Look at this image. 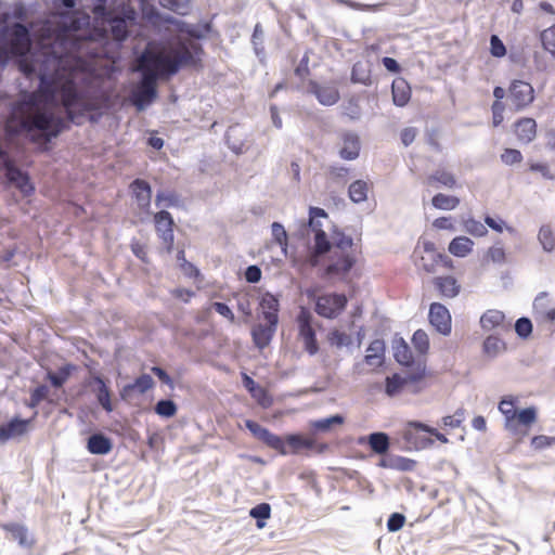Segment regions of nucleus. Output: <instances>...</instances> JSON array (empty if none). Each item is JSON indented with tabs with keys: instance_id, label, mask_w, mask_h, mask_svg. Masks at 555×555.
I'll return each mask as SVG.
<instances>
[{
	"instance_id": "nucleus-14",
	"label": "nucleus",
	"mask_w": 555,
	"mask_h": 555,
	"mask_svg": "<svg viewBox=\"0 0 555 555\" xmlns=\"http://www.w3.org/2000/svg\"><path fill=\"white\" fill-rule=\"evenodd\" d=\"M8 35L11 53L24 56L31 43L28 28L21 23H15L10 27Z\"/></svg>"
},
{
	"instance_id": "nucleus-1",
	"label": "nucleus",
	"mask_w": 555,
	"mask_h": 555,
	"mask_svg": "<svg viewBox=\"0 0 555 555\" xmlns=\"http://www.w3.org/2000/svg\"><path fill=\"white\" fill-rule=\"evenodd\" d=\"M90 40L73 38L69 30L59 35L51 47L29 61H20V69L26 77L36 75L39 90L28 94L14 108L21 132L40 130L46 141L56 138L76 122L78 116L96 108L86 92L77 89V80L90 68L86 56L95 57L88 46Z\"/></svg>"
},
{
	"instance_id": "nucleus-13",
	"label": "nucleus",
	"mask_w": 555,
	"mask_h": 555,
	"mask_svg": "<svg viewBox=\"0 0 555 555\" xmlns=\"http://www.w3.org/2000/svg\"><path fill=\"white\" fill-rule=\"evenodd\" d=\"M338 156L343 160H354L360 156L361 141L359 135L352 131H343L338 134L336 143Z\"/></svg>"
},
{
	"instance_id": "nucleus-38",
	"label": "nucleus",
	"mask_w": 555,
	"mask_h": 555,
	"mask_svg": "<svg viewBox=\"0 0 555 555\" xmlns=\"http://www.w3.org/2000/svg\"><path fill=\"white\" fill-rule=\"evenodd\" d=\"M332 250H337V253H354V243L351 236L346 235L343 232L335 231L332 235Z\"/></svg>"
},
{
	"instance_id": "nucleus-59",
	"label": "nucleus",
	"mask_w": 555,
	"mask_h": 555,
	"mask_svg": "<svg viewBox=\"0 0 555 555\" xmlns=\"http://www.w3.org/2000/svg\"><path fill=\"white\" fill-rule=\"evenodd\" d=\"M244 385L245 387L250 391L253 392V396L255 398H257V401L262 405V406H268L270 404V400H266L267 399V393L263 389L259 388L258 389V393L257 392H254L255 390V382L251 377L245 375L244 376Z\"/></svg>"
},
{
	"instance_id": "nucleus-24",
	"label": "nucleus",
	"mask_w": 555,
	"mask_h": 555,
	"mask_svg": "<svg viewBox=\"0 0 555 555\" xmlns=\"http://www.w3.org/2000/svg\"><path fill=\"white\" fill-rule=\"evenodd\" d=\"M154 380L149 374H142L132 384L125 385L120 390L122 400H130L134 392L145 393L153 388Z\"/></svg>"
},
{
	"instance_id": "nucleus-10",
	"label": "nucleus",
	"mask_w": 555,
	"mask_h": 555,
	"mask_svg": "<svg viewBox=\"0 0 555 555\" xmlns=\"http://www.w3.org/2000/svg\"><path fill=\"white\" fill-rule=\"evenodd\" d=\"M153 221L159 240L164 244L166 251L170 254L173 249V229L176 225L172 216L167 210H160L154 214Z\"/></svg>"
},
{
	"instance_id": "nucleus-45",
	"label": "nucleus",
	"mask_w": 555,
	"mask_h": 555,
	"mask_svg": "<svg viewBox=\"0 0 555 555\" xmlns=\"http://www.w3.org/2000/svg\"><path fill=\"white\" fill-rule=\"evenodd\" d=\"M88 451H109L111 441L102 434H94L88 440Z\"/></svg>"
},
{
	"instance_id": "nucleus-3",
	"label": "nucleus",
	"mask_w": 555,
	"mask_h": 555,
	"mask_svg": "<svg viewBox=\"0 0 555 555\" xmlns=\"http://www.w3.org/2000/svg\"><path fill=\"white\" fill-rule=\"evenodd\" d=\"M96 17H101L109 26L114 40L124 41L129 35V28L137 22L138 13L129 2H122L117 8L106 9L105 2L93 8Z\"/></svg>"
},
{
	"instance_id": "nucleus-23",
	"label": "nucleus",
	"mask_w": 555,
	"mask_h": 555,
	"mask_svg": "<svg viewBox=\"0 0 555 555\" xmlns=\"http://www.w3.org/2000/svg\"><path fill=\"white\" fill-rule=\"evenodd\" d=\"M514 132L518 141L528 144L537 137V122L533 118L521 117L514 124Z\"/></svg>"
},
{
	"instance_id": "nucleus-6",
	"label": "nucleus",
	"mask_w": 555,
	"mask_h": 555,
	"mask_svg": "<svg viewBox=\"0 0 555 555\" xmlns=\"http://www.w3.org/2000/svg\"><path fill=\"white\" fill-rule=\"evenodd\" d=\"M356 262V253L331 250L324 274L330 279L343 280L348 275Z\"/></svg>"
},
{
	"instance_id": "nucleus-8",
	"label": "nucleus",
	"mask_w": 555,
	"mask_h": 555,
	"mask_svg": "<svg viewBox=\"0 0 555 555\" xmlns=\"http://www.w3.org/2000/svg\"><path fill=\"white\" fill-rule=\"evenodd\" d=\"M347 302L344 294H323L317 298L315 312L323 318L334 319L345 310Z\"/></svg>"
},
{
	"instance_id": "nucleus-63",
	"label": "nucleus",
	"mask_w": 555,
	"mask_h": 555,
	"mask_svg": "<svg viewBox=\"0 0 555 555\" xmlns=\"http://www.w3.org/2000/svg\"><path fill=\"white\" fill-rule=\"evenodd\" d=\"M501 160L505 165L519 164L522 160V155L520 151L516 149H505L504 152L501 154Z\"/></svg>"
},
{
	"instance_id": "nucleus-21",
	"label": "nucleus",
	"mask_w": 555,
	"mask_h": 555,
	"mask_svg": "<svg viewBox=\"0 0 555 555\" xmlns=\"http://www.w3.org/2000/svg\"><path fill=\"white\" fill-rule=\"evenodd\" d=\"M30 420L12 418L9 423L0 426V442L8 441L23 436L27 433Z\"/></svg>"
},
{
	"instance_id": "nucleus-19",
	"label": "nucleus",
	"mask_w": 555,
	"mask_h": 555,
	"mask_svg": "<svg viewBox=\"0 0 555 555\" xmlns=\"http://www.w3.org/2000/svg\"><path fill=\"white\" fill-rule=\"evenodd\" d=\"M5 177L8 180L13 183L24 195H30L34 193L35 188L31 184L27 173L13 166L9 160L5 162Z\"/></svg>"
},
{
	"instance_id": "nucleus-36",
	"label": "nucleus",
	"mask_w": 555,
	"mask_h": 555,
	"mask_svg": "<svg viewBox=\"0 0 555 555\" xmlns=\"http://www.w3.org/2000/svg\"><path fill=\"white\" fill-rule=\"evenodd\" d=\"M505 315L499 310H488L480 318V325L486 331L504 325Z\"/></svg>"
},
{
	"instance_id": "nucleus-51",
	"label": "nucleus",
	"mask_w": 555,
	"mask_h": 555,
	"mask_svg": "<svg viewBox=\"0 0 555 555\" xmlns=\"http://www.w3.org/2000/svg\"><path fill=\"white\" fill-rule=\"evenodd\" d=\"M505 349V344L502 339L495 336H489L483 341V350L487 354L494 357Z\"/></svg>"
},
{
	"instance_id": "nucleus-27",
	"label": "nucleus",
	"mask_w": 555,
	"mask_h": 555,
	"mask_svg": "<svg viewBox=\"0 0 555 555\" xmlns=\"http://www.w3.org/2000/svg\"><path fill=\"white\" fill-rule=\"evenodd\" d=\"M276 326L278 325H272L271 323L257 324L256 326H254L251 331L254 344L259 349H263L264 347H267L270 344L276 331Z\"/></svg>"
},
{
	"instance_id": "nucleus-31",
	"label": "nucleus",
	"mask_w": 555,
	"mask_h": 555,
	"mask_svg": "<svg viewBox=\"0 0 555 555\" xmlns=\"http://www.w3.org/2000/svg\"><path fill=\"white\" fill-rule=\"evenodd\" d=\"M331 250L332 247L327 240L326 233L323 231V229L318 228V233L314 235V251L310 257V264L315 267L318 264V257L325 253H331Z\"/></svg>"
},
{
	"instance_id": "nucleus-2",
	"label": "nucleus",
	"mask_w": 555,
	"mask_h": 555,
	"mask_svg": "<svg viewBox=\"0 0 555 555\" xmlns=\"http://www.w3.org/2000/svg\"><path fill=\"white\" fill-rule=\"evenodd\" d=\"M203 54L202 44L193 40H179L168 50H156L149 44L137 59V69L157 81L176 75L184 67L202 69Z\"/></svg>"
},
{
	"instance_id": "nucleus-28",
	"label": "nucleus",
	"mask_w": 555,
	"mask_h": 555,
	"mask_svg": "<svg viewBox=\"0 0 555 555\" xmlns=\"http://www.w3.org/2000/svg\"><path fill=\"white\" fill-rule=\"evenodd\" d=\"M385 344L383 340H373L367 349L364 357V362L371 367L380 366L384 362Z\"/></svg>"
},
{
	"instance_id": "nucleus-61",
	"label": "nucleus",
	"mask_w": 555,
	"mask_h": 555,
	"mask_svg": "<svg viewBox=\"0 0 555 555\" xmlns=\"http://www.w3.org/2000/svg\"><path fill=\"white\" fill-rule=\"evenodd\" d=\"M272 237L276 244H279L283 249L287 246V233L284 227L279 222H273L271 225Z\"/></svg>"
},
{
	"instance_id": "nucleus-34",
	"label": "nucleus",
	"mask_w": 555,
	"mask_h": 555,
	"mask_svg": "<svg viewBox=\"0 0 555 555\" xmlns=\"http://www.w3.org/2000/svg\"><path fill=\"white\" fill-rule=\"evenodd\" d=\"M425 183L428 186L443 185L446 188L453 189L456 185V179L453 173L447 170H436L427 177Z\"/></svg>"
},
{
	"instance_id": "nucleus-46",
	"label": "nucleus",
	"mask_w": 555,
	"mask_h": 555,
	"mask_svg": "<svg viewBox=\"0 0 555 555\" xmlns=\"http://www.w3.org/2000/svg\"><path fill=\"white\" fill-rule=\"evenodd\" d=\"M155 204L157 207H173L179 206L180 198L176 192H158L155 197Z\"/></svg>"
},
{
	"instance_id": "nucleus-9",
	"label": "nucleus",
	"mask_w": 555,
	"mask_h": 555,
	"mask_svg": "<svg viewBox=\"0 0 555 555\" xmlns=\"http://www.w3.org/2000/svg\"><path fill=\"white\" fill-rule=\"evenodd\" d=\"M534 89L525 80H513L508 87V99L516 112L522 111L534 101Z\"/></svg>"
},
{
	"instance_id": "nucleus-16",
	"label": "nucleus",
	"mask_w": 555,
	"mask_h": 555,
	"mask_svg": "<svg viewBox=\"0 0 555 555\" xmlns=\"http://www.w3.org/2000/svg\"><path fill=\"white\" fill-rule=\"evenodd\" d=\"M429 322L441 334L451 333V314L449 310L440 302H433L429 307Z\"/></svg>"
},
{
	"instance_id": "nucleus-22",
	"label": "nucleus",
	"mask_w": 555,
	"mask_h": 555,
	"mask_svg": "<svg viewBox=\"0 0 555 555\" xmlns=\"http://www.w3.org/2000/svg\"><path fill=\"white\" fill-rule=\"evenodd\" d=\"M259 306L262 318L266 322L271 323L272 325H278L280 310L279 299L271 293H266L262 295Z\"/></svg>"
},
{
	"instance_id": "nucleus-25",
	"label": "nucleus",
	"mask_w": 555,
	"mask_h": 555,
	"mask_svg": "<svg viewBox=\"0 0 555 555\" xmlns=\"http://www.w3.org/2000/svg\"><path fill=\"white\" fill-rule=\"evenodd\" d=\"M391 93L393 104L403 107L410 102L412 90L404 78L398 77L392 81Z\"/></svg>"
},
{
	"instance_id": "nucleus-56",
	"label": "nucleus",
	"mask_w": 555,
	"mask_h": 555,
	"mask_svg": "<svg viewBox=\"0 0 555 555\" xmlns=\"http://www.w3.org/2000/svg\"><path fill=\"white\" fill-rule=\"evenodd\" d=\"M541 41L543 48L551 54L555 55V25L544 29L541 33Z\"/></svg>"
},
{
	"instance_id": "nucleus-33",
	"label": "nucleus",
	"mask_w": 555,
	"mask_h": 555,
	"mask_svg": "<svg viewBox=\"0 0 555 555\" xmlns=\"http://www.w3.org/2000/svg\"><path fill=\"white\" fill-rule=\"evenodd\" d=\"M474 242L467 236H456L449 244V251L455 257H466L473 250Z\"/></svg>"
},
{
	"instance_id": "nucleus-58",
	"label": "nucleus",
	"mask_w": 555,
	"mask_h": 555,
	"mask_svg": "<svg viewBox=\"0 0 555 555\" xmlns=\"http://www.w3.org/2000/svg\"><path fill=\"white\" fill-rule=\"evenodd\" d=\"M531 447L534 450L555 448V436L539 435L531 439Z\"/></svg>"
},
{
	"instance_id": "nucleus-50",
	"label": "nucleus",
	"mask_w": 555,
	"mask_h": 555,
	"mask_svg": "<svg viewBox=\"0 0 555 555\" xmlns=\"http://www.w3.org/2000/svg\"><path fill=\"white\" fill-rule=\"evenodd\" d=\"M349 168L345 166H331L327 170V178L334 183L345 184L348 180Z\"/></svg>"
},
{
	"instance_id": "nucleus-12",
	"label": "nucleus",
	"mask_w": 555,
	"mask_h": 555,
	"mask_svg": "<svg viewBox=\"0 0 555 555\" xmlns=\"http://www.w3.org/2000/svg\"><path fill=\"white\" fill-rule=\"evenodd\" d=\"M426 376L425 363H417L416 369L410 372L405 377L399 374H393L386 378V393L388 396H396L400 393L408 384L422 380Z\"/></svg>"
},
{
	"instance_id": "nucleus-55",
	"label": "nucleus",
	"mask_w": 555,
	"mask_h": 555,
	"mask_svg": "<svg viewBox=\"0 0 555 555\" xmlns=\"http://www.w3.org/2000/svg\"><path fill=\"white\" fill-rule=\"evenodd\" d=\"M539 241L541 242V244L545 250L551 251L554 249L555 235L550 227L544 225L540 229Z\"/></svg>"
},
{
	"instance_id": "nucleus-29",
	"label": "nucleus",
	"mask_w": 555,
	"mask_h": 555,
	"mask_svg": "<svg viewBox=\"0 0 555 555\" xmlns=\"http://www.w3.org/2000/svg\"><path fill=\"white\" fill-rule=\"evenodd\" d=\"M383 456L379 461V465L389 467L398 470H412L415 462L413 460L398 456L393 453H380Z\"/></svg>"
},
{
	"instance_id": "nucleus-57",
	"label": "nucleus",
	"mask_w": 555,
	"mask_h": 555,
	"mask_svg": "<svg viewBox=\"0 0 555 555\" xmlns=\"http://www.w3.org/2000/svg\"><path fill=\"white\" fill-rule=\"evenodd\" d=\"M155 412L164 417H172L177 413V405L172 400H160L155 405Z\"/></svg>"
},
{
	"instance_id": "nucleus-48",
	"label": "nucleus",
	"mask_w": 555,
	"mask_h": 555,
	"mask_svg": "<svg viewBox=\"0 0 555 555\" xmlns=\"http://www.w3.org/2000/svg\"><path fill=\"white\" fill-rule=\"evenodd\" d=\"M367 441L372 451H388L389 438L384 433L371 434Z\"/></svg>"
},
{
	"instance_id": "nucleus-44",
	"label": "nucleus",
	"mask_w": 555,
	"mask_h": 555,
	"mask_svg": "<svg viewBox=\"0 0 555 555\" xmlns=\"http://www.w3.org/2000/svg\"><path fill=\"white\" fill-rule=\"evenodd\" d=\"M286 442L294 449H311L314 444V439L309 435L295 434L288 435Z\"/></svg>"
},
{
	"instance_id": "nucleus-20",
	"label": "nucleus",
	"mask_w": 555,
	"mask_h": 555,
	"mask_svg": "<svg viewBox=\"0 0 555 555\" xmlns=\"http://www.w3.org/2000/svg\"><path fill=\"white\" fill-rule=\"evenodd\" d=\"M310 91L317 96L322 105H334L338 102L340 95L334 85H321L315 81L310 82Z\"/></svg>"
},
{
	"instance_id": "nucleus-7",
	"label": "nucleus",
	"mask_w": 555,
	"mask_h": 555,
	"mask_svg": "<svg viewBox=\"0 0 555 555\" xmlns=\"http://www.w3.org/2000/svg\"><path fill=\"white\" fill-rule=\"evenodd\" d=\"M312 314L311 312L302 307L296 318L298 326V336L304 343L305 350L313 356L319 351V345L315 337V331L312 326Z\"/></svg>"
},
{
	"instance_id": "nucleus-41",
	"label": "nucleus",
	"mask_w": 555,
	"mask_h": 555,
	"mask_svg": "<svg viewBox=\"0 0 555 555\" xmlns=\"http://www.w3.org/2000/svg\"><path fill=\"white\" fill-rule=\"evenodd\" d=\"M351 81L356 83L370 85L371 83V70L369 66L362 62H357L352 66Z\"/></svg>"
},
{
	"instance_id": "nucleus-62",
	"label": "nucleus",
	"mask_w": 555,
	"mask_h": 555,
	"mask_svg": "<svg viewBox=\"0 0 555 555\" xmlns=\"http://www.w3.org/2000/svg\"><path fill=\"white\" fill-rule=\"evenodd\" d=\"M490 53L494 57H503L506 55V48L496 35L490 37Z\"/></svg>"
},
{
	"instance_id": "nucleus-17",
	"label": "nucleus",
	"mask_w": 555,
	"mask_h": 555,
	"mask_svg": "<svg viewBox=\"0 0 555 555\" xmlns=\"http://www.w3.org/2000/svg\"><path fill=\"white\" fill-rule=\"evenodd\" d=\"M245 426L251 433L254 438L263 442L268 448L274 449L276 451H283V440L276 435L270 433L267 428L262 427L257 422L246 420Z\"/></svg>"
},
{
	"instance_id": "nucleus-18",
	"label": "nucleus",
	"mask_w": 555,
	"mask_h": 555,
	"mask_svg": "<svg viewBox=\"0 0 555 555\" xmlns=\"http://www.w3.org/2000/svg\"><path fill=\"white\" fill-rule=\"evenodd\" d=\"M129 188L139 209L150 214L152 189L149 182L143 179H135L130 183Z\"/></svg>"
},
{
	"instance_id": "nucleus-30",
	"label": "nucleus",
	"mask_w": 555,
	"mask_h": 555,
	"mask_svg": "<svg viewBox=\"0 0 555 555\" xmlns=\"http://www.w3.org/2000/svg\"><path fill=\"white\" fill-rule=\"evenodd\" d=\"M372 185V182L362 179L351 182L348 188V196L350 201L356 204L365 202Z\"/></svg>"
},
{
	"instance_id": "nucleus-32",
	"label": "nucleus",
	"mask_w": 555,
	"mask_h": 555,
	"mask_svg": "<svg viewBox=\"0 0 555 555\" xmlns=\"http://www.w3.org/2000/svg\"><path fill=\"white\" fill-rule=\"evenodd\" d=\"M10 534V539L17 540L23 547H30L33 539L29 537L27 529L20 524H7L2 526Z\"/></svg>"
},
{
	"instance_id": "nucleus-42",
	"label": "nucleus",
	"mask_w": 555,
	"mask_h": 555,
	"mask_svg": "<svg viewBox=\"0 0 555 555\" xmlns=\"http://www.w3.org/2000/svg\"><path fill=\"white\" fill-rule=\"evenodd\" d=\"M344 417L340 415H333L326 418L310 422V428L314 431H328L334 425H341Z\"/></svg>"
},
{
	"instance_id": "nucleus-11",
	"label": "nucleus",
	"mask_w": 555,
	"mask_h": 555,
	"mask_svg": "<svg viewBox=\"0 0 555 555\" xmlns=\"http://www.w3.org/2000/svg\"><path fill=\"white\" fill-rule=\"evenodd\" d=\"M157 96V81L152 76L142 75L137 90L131 93L130 100L138 111L144 109Z\"/></svg>"
},
{
	"instance_id": "nucleus-5",
	"label": "nucleus",
	"mask_w": 555,
	"mask_h": 555,
	"mask_svg": "<svg viewBox=\"0 0 555 555\" xmlns=\"http://www.w3.org/2000/svg\"><path fill=\"white\" fill-rule=\"evenodd\" d=\"M403 437L409 443L408 448L415 449L416 451L430 448L437 440L443 443L448 441L447 438L436 429H431L420 423L411 424L404 431Z\"/></svg>"
},
{
	"instance_id": "nucleus-39",
	"label": "nucleus",
	"mask_w": 555,
	"mask_h": 555,
	"mask_svg": "<svg viewBox=\"0 0 555 555\" xmlns=\"http://www.w3.org/2000/svg\"><path fill=\"white\" fill-rule=\"evenodd\" d=\"M76 366L73 364H66L59 369L56 373L48 372L47 378L50 380L51 385L55 388L62 387L72 373L75 371Z\"/></svg>"
},
{
	"instance_id": "nucleus-52",
	"label": "nucleus",
	"mask_w": 555,
	"mask_h": 555,
	"mask_svg": "<svg viewBox=\"0 0 555 555\" xmlns=\"http://www.w3.org/2000/svg\"><path fill=\"white\" fill-rule=\"evenodd\" d=\"M426 250L428 251V258H429V261H427V258L426 257H422L421 258V261H420V267L427 273H433L435 272V269H436V264L439 262V261H442L444 260V257L441 255V254H436L433 249L428 250L426 248Z\"/></svg>"
},
{
	"instance_id": "nucleus-35",
	"label": "nucleus",
	"mask_w": 555,
	"mask_h": 555,
	"mask_svg": "<svg viewBox=\"0 0 555 555\" xmlns=\"http://www.w3.org/2000/svg\"><path fill=\"white\" fill-rule=\"evenodd\" d=\"M93 382L96 385V399L100 403V405L106 411L112 412L113 411V404L111 400V391L105 384L104 379L100 376H94Z\"/></svg>"
},
{
	"instance_id": "nucleus-47",
	"label": "nucleus",
	"mask_w": 555,
	"mask_h": 555,
	"mask_svg": "<svg viewBox=\"0 0 555 555\" xmlns=\"http://www.w3.org/2000/svg\"><path fill=\"white\" fill-rule=\"evenodd\" d=\"M463 227L467 233L476 237L486 236L488 233L486 225L474 218L465 219L463 221Z\"/></svg>"
},
{
	"instance_id": "nucleus-64",
	"label": "nucleus",
	"mask_w": 555,
	"mask_h": 555,
	"mask_svg": "<svg viewBox=\"0 0 555 555\" xmlns=\"http://www.w3.org/2000/svg\"><path fill=\"white\" fill-rule=\"evenodd\" d=\"M504 109L505 106L501 101H494L491 105L492 112V125L493 127L500 126L504 120Z\"/></svg>"
},
{
	"instance_id": "nucleus-53",
	"label": "nucleus",
	"mask_w": 555,
	"mask_h": 555,
	"mask_svg": "<svg viewBox=\"0 0 555 555\" xmlns=\"http://www.w3.org/2000/svg\"><path fill=\"white\" fill-rule=\"evenodd\" d=\"M506 259L505 250L501 245H494L488 248L483 256V261L489 263H503Z\"/></svg>"
},
{
	"instance_id": "nucleus-43",
	"label": "nucleus",
	"mask_w": 555,
	"mask_h": 555,
	"mask_svg": "<svg viewBox=\"0 0 555 555\" xmlns=\"http://www.w3.org/2000/svg\"><path fill=\"white\" fill-rule=\"evenodd\" d=\"M249 515L257 520V527L262 529L266 526L264 520L270 518L271 506L268 503H260L249 511Z\"/></svg>"
},
{
	"instance_id": "nucleus-49",
	"label": "nucleus",
	"mask_w": 555,
	"mask_h": 555,
	"mask_svg": "<svg viewBox=\"0 0 555 555\" xmlns=\"http://www.w3.org/2000/svg\"><path fill=\"white\" fill-rule=\"evenodd\" d=\"M412 344L421 354H426L429 350V338L427 333L423 330L415 331L412 336Z\"/></svg>"
},
{
	"instance_id": "nucleus-60",
	"label": "nucleus",
	"mask_w": 555,
	"mask_h": 555,
	"mask_svg": "<svg viewBox=\"0 0 555 555\" xmlns=\"http://www.w3.org/2000/svg\"><path fill=\"white\" fill-rule=\"evenodd\" d=\"M319 218H327V214L323 208L310 207L309 209V225L314 233H318V228L322 229Z\"/></svg>"
},
{
	"instance_id": "nucleus-40",
	"label": "nucleus",
	"mask_w": 555,
	"mask_h": 555,
	"mask_svg": "<svg viewBox=\"0 0 555 555\" xmlns=\"http://www.w3.org/2000/svg\"><path fill=\"white\" fill-rule=\"evenodd\" d=\"M431 204L437 209L453 210L459 206L460 198L453 195L438 193L433 197Z\"/></svg>"
},
{
	"instance_id": "nucleus-37",
	"label": "nucleus",
	"mask_w": 555,
	"mask_h": 555,
	"mask_svg": "<svg viewBox=\"0 0 555 555\" xmlns=\"http://www.w3.org/2000/svg\"><path fill=\"white\" fill-rule=\"evenodd\" d=\"M393 357L396 361L402 365H411L413 363V354L409 345L401 338L395 341Z\"/></svg>"
},
{
	"instance_id": "nucleus-4",
	"label": "nucleus",
	"mask_w": 555,
	"mask_h": 555,
	"mask_svg": "<svg viewBox=\"0 0 555 555\" xmlns=\"http://www.w3.org/2000/svg\"><path fill=\"white\" fill-rule=\"evenodd\" d=\"M517 399L508 396L499 402V411L504 416V427L514 436L524 437L537 422L538 413L534 406L517 411Z\"/></svg>"
},
{
	"instance_id": "nucleus-15",
	"label": "nucleus",
	"mask_w": 555,
	"mask_h": 555,
	"mask_svg": "<svg viewBox=\"0 0 555 555\" xmlns=\"http://www.w3.org/2000/svg\"><path fill=\"white\" fill-rule=\"evenodd\" d=\"M533 317L539 323L555 322V307L547 293L539 294L533 301Z\"/></svg>"
},
{
	"instance_id": "nucleus-26",
	"label": "nucleus",
	"mask_w": 555,
	"mask_h": 555,
	"mask_svg": "<svg viewBox=\"0 0 555 555\" xmlns=\"http://www.w3.org/2000/svg\"><path fill=\"white\" fill-rule=\"evenodd\" d=\"M433 284L438 291L439 295L444 298H453L459 295L461 285L453 276H437L433 280Z\"/></svg>"
},
{
	"instance_id": "nucleus-54",
	"label": "nucleus",
	"mask_w": 555,
	"mask_h": 555,
	"mask_svg": "<svg viewBox=\"0 0 555 555\" xmlns=\"http://www.w3.org/2000/svg\"><path fill=\"white\" fill-rule=\"evenodd\" d=\"M50 393V389L47 385H40L36 387L30 392V398L28 402L29 408H36L40 404L41 401L48 400Z\"/></svg>"
}]
</instances>
